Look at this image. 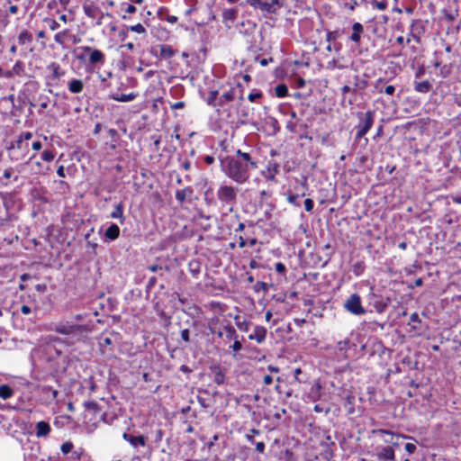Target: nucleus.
<instances>
[{"label":"nucleus","mask_w":461,"mask_h":461,"mask_svg":"<svg viewBox=\"0 0 461 461\" xmlns=\"http://www.w3.org/2000/svg\"><path fill=\"white\" fill-rule=\"evenodd\" d=\"M258 167V163L249 152L237 149L235 155L227 156L221 159V169L230 179L237 184L249 181L250 171Z\"/></svg>","instance_id":"obj_1"},{"label":"nucleus","mask_w":461,"mask_h":461,"mask_svg":"<svg viewBox=\"0 0 461 461\" xmlns=\"http://www.w3.org/2000/svg\"><path fill=\"white\" fill-rule=\"evenodd\" d=\"M50 330L55 332L68 337L76 341L84 340L91 329L86 323H76L73 320L62 319L53 324Z\"/></svg>","instance_id":"obj_2"},{"label":"nucleus","mask_w":461,"mask_h":461,"mask_svg":"<svg viewBox=\"0 0 461 461\" xmlns=\"http://www.w3.org/2000/svg\"><path fill=\"white\" fill-rule=\"evenodd\" d=\"M238 190L228 185H221L216 192V197L221 206L227 212H231L236 204Z\"/></svg>","instance_id":"obj_3"},{"label":"nucleus","mask_w":461,"mask_h":461,"mask_svg":"<svg viewBox=\"0 0 461 461\" xmlns=\"http://www.w3.org/2000/svg\"><path fill=\"white\" fill-rule=\"evenodd\" d=\"M367 300L369 304L374 307L377 313L384 312L391 303V299L389 297H384L382 294L375 293L373 287L370 288Z\"/></svg>","instance_id":"obj_4"},{"label":"nucleus","mask_w":461,"mask_h":461,"mask_svg":"<svg viewBox=\"0 0 461 461\" xmlns=\"http://www.w3.org/2000/svg\"><path fill=\"white\" fill-rule=\"evenodd\" d=\"M374 124V113L367 111L365 113L359 114V122L357 126V131L356 134L357 139L363 138Z\"/></svg>","instance_id":"obj_5"},{"label":"nucleus","mask_w":461,"mask_h":461,"mask_svg":"<svg viewBox=\"0 0 461 461\" xmlns=\"http://www.w3.org/2000/svg\"><path fill=\"white\" fill-rule=\"evenodd\" d=\"M344 308L354 315H364L365 308L362 306L361 297L357 294H351L344 303Z\"/></svg>","instance_id":"obj_6"},{"label":"nucleus","mask_w":461,"mask_h":461,"mask_svg":"<svg viewBox=\"0 0 461 461\" xmlns=\"http://www.w3.org/2000/svg\"><path fill=\"white\" fill-rule=\"evenodd\" d=\"M248 4L262 12L274 14L280 6L279 0H247Z\"/></svg>","instance_id":"obj_7"},{"label":"nucleus","mask_w":461,"mask_h":461,"mask_svg":"<svg viewBox=\"0 0 461 461\" xmlns=\"http://www.w3.org/2000/svg\"><path fill=\"white\" fill-rule=\"evenodd\" d=\"M5 19L2 21L3 26H6L8 24L7 18L9 16L16 15L23 11V14H24L28 9V5L25 4H13L12 2H6L5 4Z\"/></svg>","instance_id":"obj_8"},{"label":"nucleus","mask_w":461,"mask_h":461,"mask_svg":"<svg viewBox=\"0 0 461 461\" xmlns=\"http://www.w3.org/2000/svg\"><path fill=\"white\" fill-rule=\"evenodd\" d=\"M49 75L47 77L48 85L57 86L59 79L65 75V71L61 69L60 65L57 62H52L47 67Z\"/></svg>","instance_id":"obj_9"},{"label":"nucleus","mask_w":461,"mask_h":461,"mask_svg":"<svg viewBox=\"0 0 461 461\" xmlns=\"http://www.w3.org/2000/svg\"><path fill=\"white\" fill-rule=\"evenodd\" d=\"M81 49L89 54V63L91 65H104L105 62V56L104 54L96 49H93L90 46H83Z\"/></svg>","instance_id":"obj_10"},{"label":"nucleus","mask_w":461,"mask_h":461,"mask_svg":"<svg viewBox=\"0 0 461 461\" xmlns=\"http://www.w3.org/2000/svg\"><path fill=\"white\" fill-rule=\"evenodd\" d=\"M375 456L379 461H395V454L393 447H379Z\"/></svg>","instance_id":"obj_11"},{"label":"nucleus","mask_w":461,"mask_h":461,"mask_svg":"<svg viewBox=\"0 0 461 461\" xmlns=\"http://www.w3.org/2000/svg\"><path fill=\"white\" fill-rule=\"evenodd\" d=\"M35 429L36 437L45 438L50 434L51 428L48 422L41 420L36 423Z\"/></svg>","instance_id":"obj_12"},{"label":"nucleus","mask_w":461,"mask_h":461,"mask_svg":"<svg viewBox=\"0 0 461 461\" xmlns=\"http://www.w3.org/2000/svg\"><path fill=\"white\" fill-rule=\"evenodd\" d=\"M194 190L191 186H186L184 189L176 191V199L179 203H183L186 199H191Z\"/></svg>","instance_id":"obj_13"},{"label":"nucleus","mask_w":461,"mask_h":461,"mask_svg":"<svg viewBox=\"0 0 461 461\" xmlns=\"http://www.w3.org/2000/svg\"><path fill=\"white\" fill-rule=\"evenodd\" d=\"M267 336V329L263 326H256L253 333L249 336V339L256 340L258 343H262Z\"/></svg>","instance_id":"obj_14"},{"label":"nucleus","mask_w":461,"mask_h":461,"mask_svg":"<svg viewBox=\"0 0 461 461\" xmlns=\"http://www.w3.org/2000/svg\"><path fill=\"white\" fill-rule=\"evenodd\" d=\"M279 165L276 162H268L264 176L268 181H276V175L279 172Z\"/></svg>","instance_id":"obj_15"},{"label":"nucleus","mask_w":461,"mask_h":461,"mask_svg":"<svg viewBox=\"0 0 461 461\" xmlns=\"http://www.w3.org/2000/svg\"><path fill=\"white\" fill-rule=\"evenodd\" d=\"M122 438L134 447H137L138 446L144 447L146 445V438L144 436L135 437L128 433H123Z\"/></svg>","instance_id":"obj_16"},{"label":"nucleus","mask_w":461,"mask_h":461,"mask_svg":"<svg viewBox=\"0 0 461 461\" xmlns=\"http://www.w3.org/2000/svg\"><path fill=\"white\" fill-rule=\"evenodd\" d=\"M123 204L122 203H118L114 205L113 211L111 212V218L118 219L121 224H123L125 221V216L123 214Z\"/></svg>","instance_id":"obj_17"},{"label":"nucleus","mask_w":461,"mask_h":461,"mask_svg":"<svg viewBox=\"0 0 461 461\" xmlns=\"http://www.w3.org/2000/svg\"><path fill=\"white\" fill-rule=\"evenodd\" d=\"M413 88L418 93L427 94L432 89V85L428 80H424V81H420V82L414 81Z\"/></svg>","instance_id":"obj_18"},{"label":"nucleus","mask_w":461,"mask_h":461,"mask_svg":"<svg viewBox=\"0 0 461 461\" xmlns=\"http://www.w3.org/2000/svg\"><path fill=\"white\" fill-rule=\"evenodd\" d=\"M176 50L173 49L170 45L162 44L159 45V58L167 59L173 57L176 54Z\"/></svg>","instance_id":"obj_19"},{"label":"nucleus","mask_w":461,"mask_h":461,"mask_svg":"<svg viewBox=\"0 0 461 461\" xmlns=\"http://www.w3.org/2000/svg\"><path fill=\"white\" fill-rule=\"evenodd\" d=\"M68 88L72 94H79L84 89V83L80 79L73 78L68 82Z\"/></svg>","instance_id":"obj_20"},{"label":"nucleus","mask_w":461,"mask_h":461,"mask_svg":"<svg viewBox=\"0 0 461 461\" xmlns=\"http://www.w3.org/2000/svg\"><path fill=\"white\" fill-rule=\"evenodd\" d=\"M235 92L234 88H230L224 93L217 102L218 106H223L225 104L233 101L235 99Z\"/></svg>","instance_id":"obj_21"},{"label":"nucleus","mask_w":461,"mask_h":461,"mask_svg":"<svg viewBox=\"0 0 461 461\" xmlns=\"http://www.w3.org/2000/svg\"><path fill=\"white\" fill-rule=\"evenodd\" d=\"M353 33L350 36V40L355 43L358 44L361 39V33L363 32V26L359 23H355L352 25Z\"/></svg>","instance_id":"obj_22"},{"label":"nucleus","mask_w":461,"mask_h":461,"mask_svg":"<svg viewBox=\"0 0 461 461\" xmlns=\"http://www.w3.org/2000/svg\"><path fill=\"white\" fill-rule=\"evenodd\" d=\"M120 235V228L115 224H111L105 230L104 236L110 240H116Z\"/></svg>","instance_id":"obj_23"},{"label":"nucleus","mask_w":461,"mask_h":461,"mask_svg":"<svg viewBox=\"0 0 461 461\" xmlns=\"http://www.w3.org/2000/svg\"><path fill=\"white\" fill-rule=\"evenodd\" d=\"M291 120L287 122L285 128L288 131L295 133L298 131V123L294 121L297 118V114L294 111L290 113Z\"/></svg>","instance_id":"obj_24"},{"label":"nucleus","mask_w":461,"mask_h":461,"mask_svg":"<svg viewBox=\"0 0 461 461\" xmlns=\"http://www.w3.org/2000/svg\"><path fill=\"white\" fill-rule=\"evenodd\" d=\"M137 95H138L136 93H130V94H126V95L125 94H123V95L114 94V95H112L111 97L114 101L126 103V102H131V101L134 100L137 97Z\"/></svg>","instance_id":"obj_25"},{"label":"nucleus","mask_w":461,"mask_h":461,"mask_svg":"<svg viewBox=\"0 0 461 461\" xmlns=\"http://www.w3.org/2000/svg\"><path fill=\"white\" fill-rule=\"evenodd\" d=\"M223 330H224V336H225V339L226 340H231V339H239V335L237 334L236 332V330L234 329V327L231 325V324H227L223 327Z\"/></svg>","instance_id":"obj_26"},{"label":"nucleus","mask_w":461,"mask_h":461,"mask_svg":"<svg viewBox=\"0 0 461 461\" xmlns=\"http://www.w3.org/2000/svg\"><path fill=\"white\" fill-rule=\"evenodd\" d=\"M14 390L7 384L0 385V398L3 400L10 399L14 395Z\"/></svg>","instance_id":"obj_27"},{"label":"nucleus","mask_w":461,"mask_h":461,"mask_svg":"<svg viewBox=\"0 0 461 461\" xmlns=\"http://www.w3.org/2000/svg\"><path fill=\"white\" fill-rule=\"evenodd\" d=\"M32 41V35L28 31L24 30L20 32L18 36V42L21 45L29 44Z\"/></svg>","instance_id":"obj_28"},{"label":"nucleus","mask_w":461,"mask_h":461,"mask_svg":"<svg viewBox=\"0 0 461 461\" xmlns=\"http://www.w3.org/2000/svg\"><path fill=\"white\" fill-rule=\"evenodd\" d=\"M372 433L373 434H383V435L395 436L397 438H410V439L413 438L410 436L403 435V434H395L394 432H393L391 430H387V429H373Z\"/></svg>","instance_id":"obj_29"},{"label":"nucleus","mask_w":461,"mask_h":461,"mask_svg":"<svg viewBox=\"0 0 461 461\" xmlns=\"http://www.w3.org/2000/svg\"><path fill=\"white\" fill-rule=\"evenodd\" d=\"M237 10L234 8L225 9L222 12V18L224 21L233 22L237 17Z\"/></svg>","instance_id":"obj_30"},{"label":"nucleus","mask_w":461,"mask_h":461,"mask_svg":"<svg viewBox=\"0 0 461 461\" xmlns=\"http://www.w3.org/2000/svg\"><path fill=\"white\" fill-rule=\"evenodd\" d=\"M365 269H366V265H365L364 261H357V262L354 263V265L352 266V272L357 276H361L364 273Z\"/></svg>","instance_id":"obj_31"},{"label":"nucleus","mask_w":461,"mask_h":461,"mask_svg":"<svg viewBox=\"0 0 461 461\" xmlns=\"http://www.w3.org/2000/svg\"><path fill=\"white\" fill-rule=\"evenodd\" d=\"M275 93L277 97L282 98L288 95V88L285 84H279L276 86Z\"/></svg>","instance_id":"obj_32"},{"label":"nucleus","mask_w":461,"mask_h":461,"mask_svg":"<svg viewBox=\"0 0 461 461\" xmlns=\"http://www.w3.org/2000/svg\"><path fill=\"white\" fill-rule=\"evenodd\" d=\"M39 101H40V110H39V113H42L45 109L48 108V106L50 105V99L48 95H40L39 96Z\"/></svg>","instance_id":"obj_33"},{"label":"nucleus","mask_w":461,"mask_h":461,"mask_svg":"<svg viewBox=\"0 0 461 461\" xmlns=\"http://www.w3.org/2000/svg\"><path fill=\"white\" fill-rule=\"evenodd\" d=\"M235 320V323H236V326L238 327V329L243 332H247L249 330V323L246 321H240V316H236L234 318Z\"/></svg>","instance_id":"obj_34"},{"label":"nucleus","mask_w":461,"mask_h":461,"mask_svg":"<svg viewBox=\"0 0 461 461\" xmlns=\"http://www.w3.org/2000/svg\"><path fill=\"white\" fill-rule=\"evenodd\" d=\"M217 97H218V91L212 90L209 93L205 101H206L207 104H209V105L218 106L217 103H215V101L217 100Z\"/></svg>","instance_id":"obj_35"},{"label":"nucleus","mask_w":461,"mask_h":461,"mask_svg":"<svg viewBox=\"0 0 461 461\" xmlns=\"http://www.w3.org/2000/svg\"><path fill=\"white\" fill-rule=\"evenodd\" d=\"M68 30H64L62 32H57L55 35H54V41L63 46L65 44V38L68 34Z\"/></svg>","instance_id":"obj_36"},{"label":"nucleus","mask_w":461,"mask_h":461,"mask_svg":"<svg viewBox=\"0 0 461 461\" xmlns=\"http://www.w3.org/2000/svg\"><path fill=\"white\" fill-rule=\"evenodd\" d=\"M224 380H225V375H224L223 372L221 369L217 368L215 370L214 376H213L214 383L217 384H222L224 383Z\"/></svg>","instance_id":"obj_37"},{"label":"nucleus","mask_w":461,"mask_h":461,"mask_svg":"<svg viewBox=\"0 0 461 461\" xmlns=\"http://www.w3.org/2000/svg\"><path fill=\"white\" fill-rule=\"evenodd\" d=\"M305 194L303 193L301 194H289L287 196V201L289 203L294 205V206H300V203L298 202V199L301 197V196H304Z\"/></svg>","instance_id":"obj_38"},{"label":"nucleus","mask_w":461,"mask_h":461,"mask_svg":"<svg viewBox=\"0 0 461 461\" xmlns=\"http://www.w3.org/2000/svg\"><path fill=\"white\" fill-rule=\"evenodd\" d=\"M268 289H269L268 284L262 282V281H258L254 286L255 292H258V293L260 291H263L264 293H267Z\"/></svg>","instance_id":"obj_39"},{"label":"nucleus","mask_w":461,"mask_h":461,"mask_svg":"<svg viewBox=\"0 0 461 461\" xmlns=\"http://www.w3.org/2000/svg\"><path fill=\"white\" fill-rule=\"evenodd\" d=\"M54 158H55V154L52 150L45 149L41 153V158H42V160H44L46 162L52 161L54 159Z\"/></svg>","instance_id":"obj_40"},{"label":"nucleus","mask_w":461,"mask_h":461,"mask_svg":"<svg viewBox=\"0 0 461 461\" xmlns=\"http://www.w3.org/2000/svg\"><path fill=\"white\" fill-rule=\"evenodd\" d=\"M371 5L374 9H378V10L383 11L387 7V2L373 0L371 2Z\"/></svg>","instance_id":"obj_41"},{"label":"nucleus","mask_w":461,"mask_h":461,"mask_svg":"<svg viewBox=\"0 0 461 461\" xmlns=\"http://www.w3.org/2000/svg\"><path fill=\"white\" fill-rule=\"evenodd\" d=\"M129 30L133 32H137V33H140V34H143L146 32V29L144 28V26L140 23H137L135 25H132V26H130L129 27Z\"/></svg>","instance_id":"obj_42"},{"label":"nucleus","mask_w":461,"mask_h":461,"mask_svg":"<svg viewBox=\"0 0 461 461\" xmlns=\"http://www.w3.org/2000/svg\"><path fill=\"white\" fill-rule=\"evenodd\" d=\"M74 447V445L68 441V442H65L61 445V452L64 454V455H67L68 454L69 452H71V450L73 449Z\"/></svg>","instance_id":"obj_43"},{"label":"nucleus","mask_w":461,"mask_h":461,"mask_svg":"<svg viewBox=\"0 0 461 461\" xmlns=\"http://www.w3.org/2000/svg\"><path fill=\"white\" fill-rule=\"evenodd\" d=\"M45 23L48 24L51 31H56L59 28V23L54 19H46Z\"/></svg>","instance_id":"obj_44"},{"label":"nucleus","mask_w":461,"mask_h":461,"mask_svg":"<svg viewBox=\"0 0 461 461\" xmlns=\"http://www.w3.org/2000/svg\"><path fill=\"white\" fill-rule=\"evenodd\" d=\"M384 79H382V78H379L376 80L375 84V88L376 89V91L378 93H384Z\"/></svg>","instance_id":"obj_45"},{"label":"nucleus","mask_w":461,"mask_h":461,"mask_svg":"<svg viewBox=\"0 0 461 461\" xmlns=\"http://www.w3.org/2000/svg\"><path fill=\"white\" fill-rule=\"evenodd\" d=\"M85 408L89 411H96L98 410V404L95 402H86L84 403Z\"/></svg>","instance_id":"obj_46"},{"label":"nucleus","mask_w":461,"mask_h":461,"mask_svg":"<svg viewBox=\"0 0 461 461\" xmlns=\"http://www.w3.org/2000/svg\"><path fill=\"white\" fill-rule=\"evenodd\" d=\"M262 96V93L259 92V91H254V92H251L249 95H248V99L250 101V102H255L257 99L260 98Z\"/></svg>","instance_id":"obj_47"},{"label":"nucleus","mask_w":461,"mask_h":461,"mask_svg":"<svg viewBox=\"0 0 461 461\" xmlns=\"http://www.w3.org/2000/svg\"><path fill=\"white\" fill-rule=\"evenodd\" d=\"M338 38V33L337 32H328L327 34H326V41L328 42H332V41H335Z\"/></svg>","instance_id":"obj_48"},{"label":"nucleus","mask_w":461,"mask_h":461,"mask_svg":"<svg viewBox=\"0 0 461 461\" xmlns=\"http://www.w3.org/2000/svg\"><path fill=\"white\" fill-rule=\"evenodd\" d=\"M314 203L312 199L307 198L304 200V207L306 212H311L313 209Z\"/></svg>","instance_id":"obj_49"},{"label":"nucleus","mask_w":461,"mask_h":461,"mask_svg":"<svg viewBox=\"0 0 461 461\" xmlns=\"http://www.w3.org/2000/svg\"><path fill=\"white\" fill-rule=\"evenodd\" d=\"M275 268H276V272H278L280 274H285V272H286L285 266L281 262L276 263Z\"/></svg>","instance_id":"obj_50"},{"label":"nucleus","mask_w":461,"mask_h":461,"mask_svg":"<svg viewBox=\"0 0 461 461\" xmlns=\"http://www.w3.org/2000/svg\"><path fill=\"white\" fill-rule=\"evenodd\" d=\"M404 448L410 455L413 454L417 449L416 446L412 443H406Z\"/></svg>","instance_id":"obj_51"},{"label":"nucleus","mask_w":461,"mask_h":461,"mask_svg":"<svg viewBox=\"0 0 461 461\" xmlns=\"http://www.w3.org/2000/svg\"><path fill=\"white\" fill-rule=\"evenodd\" d=\"M230 348L236 352L240 351L242 348L241 342L239 340V339H234V342L230 346Z\"/></svg>","instance_id":"obj_52"},{"label":"nucleus","mask_w":461,"mask_h":461,"mask_svg":"<svg viewBox=\"0 0 461 461\" xmlns=\"http://www.w3.org/2000/svg\"><path fill=\"white\" fill-rule=\"evenodd\" d=\"M395 92V87L392 85L384 86V93L388 95H393Z\"/></svg>","instance_id":"obj_53"},{"label":"nucleus","mask_w":461,"mask_h":461,"mask_svg":"<svg viewBox=\"0 0 461 461\" xmlns=\"http://www.w3.org/2000/svg\"><path fill=\"white\" fill-rule=\"evenodd\" d=\"M69 320H73L76 323H84L85 315L83 314H76L72 316Z\"/></svg>","instance_id":"obj_54"},{"label":"nucleus","mask_w":461,"mask_h":461,"mask_svg":"<svg viewBox=\"0 0 461 461\" xmlns=\"http://www.w3.org/2000/svg\"><path fill=\"white\" fill-rule=\"evenodd\" d=\"M411 322H413V323H420V319L419 314L417 312H413V313L411 314L409 324H411Z\"/></svg>","instance_id":"obj_55"},{"label":"nucleus","mask_w":461,"mask_h":461,"mask_svg":"<svg viewBox=\"0 0 461 461\" xmlns=\"http://www.w3.org/2000/svg\"><path fill=\"white\" fill-rule=\"evenodd\" d=\"M184 107H185V103L182 101L174 103L170 105V108L173 110L182 109Z\"/></svg>","instance_id":"obj_56"},{"label":"nucleus","mask_w":461,"mask_h":461,"mask_svg":"<svg viewBox=\"0 0 461 461\" xmlns=\"http://www.w3.org/2000/svg\"><path fill=\"white\" fill-rule=\"evenodd\" d=\"M256 60L258 61L261 66L265 67L269 62H272L273 59L272 58H269V59H259V58H257Z\"/></svg>","instance_id":"obj_57"},{"label":"nucleus","mask_w":461,"mask_h":461,"mask_svg":"<svg viewBox=\"0 0 461 461\" xmlns=\"http://www.w3.org/2000/svg\"><path fill=\"white\" fill-rule=\"evenodd\" d=\"M181 338L185 342L189 341V330L187 329H185L181 331Z\"/></svg>","instance_id":"obj_58"},{"label":"nucleus","mask_w":461,"mask_h":461,"mask_svg":"<svg viewBox=\"0 0 461 461\" xmlns=\"http://www.w3.org/2000/svg\"><path fill=\"white\" fill-rule=\"evenodd\" d=\"M203 161L208 164V165H211V164H213L214 161H215V158L213 156H211V155H207L203 158Z\"/></svg>","instance_id":"obj_59"},{"label":"nucleus","mask_w":461,"mask_h":461,"mask_svg":"<svg viewBox=\"0 0 461 461\" xmlns=\"http://www.w3.org/2000/svg\"><path fill=\"white\" fill-rule=\"evenodd\" d=\"M256 444V450L259 453H263L265 450V443L264 442H257Z\"/></svg>","instance_id":"obj_60"},{"label":"nucleus","mask_w":461,"mask_h":461,"mask_svg":"<svg viewBox=\"0 0 461 461\" xmlns=\"http://www.w3.org/2000/svg\"><path fill=\"white\" fill-rule=\"evenodd\" d=\"M156 282L157 278L155 276L150 277L147 285V289H151L155 285Z\"/></svg>","instance_id":"obj_61"},{"label":"nucleus","mask_w":461,"mask_h":461,"mask_svg":"<svg viewBox=\"0 0 461 461\" xmlns=\"http://www.w3.org/2000/svg\"><path fill=\"white\" fill-rule=\"evenodd\" d=\"M249 267L252 269H257L260 267V264L256 259H251L249 262Z\"/></svg>","instance_id":"obj_62"},{"label":"nucleus","mask_w":461,"mask_h":461,"mask_svg":"<svg viewBox=\"0 0 461 461\" xmlns=\"http://www.w3.org/2000/svg\"><path fill=\"white\" fill-rule=\"evenodd\" d=\"M57 174L60 177H65L66 175H65V167L64 166L60 165L58 169H57Z\"/></svg>","instance_id":"obj_63"},{"label":"nucleus","mask_w":461,"mask_h":461,"mask_svg":"<svg viewBox=\"0 0 461 461\" xmlns=\"http://www.w3.org/2000/svg\"><path fill=\"white\" fill-rule=\"evenodd\" d=\"M263 382L266 385H269L272 384L273 382V378L271 375H266L264 377H263Z\"/></svg>","instance_id":"obj_64"}]
</instances>
